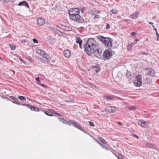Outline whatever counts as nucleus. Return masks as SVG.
Masks as SVG:
<instances>
[{
  "instance_id": "nucleus-11",
  "label": "nucleus",
  "mask_w": 159,
  "mask_h": 159,
  "mask_svg": "<svg viewBox=\"0 0 159 159\" xmlns=\"http://www.w3.org/2000/svg\"><path fill=\"white\" fill-rule=\"evenodd\" d=\"M107 111L110 113H113L116 112V107L113 106H108L106 108Z\"/></svg>"
},
{
  "instance_id": "nucleus-28",
  "label": "nucleus",
  "mask_w": 159,
  "mask_h": 159,
  "mask_svg": "<svg viewBox=\"0 0 159 159\" xmlns=\"http://www.w3.org/2000/svg\"><path fill=\"white\" fill-rule=\"evenodd\" d=\"M98 139L101 141L102 143L104 144H106L107 143V142L103 139L100 137H98Z\"/></svg>"
},
{
  "instance_id": "nucleus-36",
  "label": "nucleus",
  "mask_w": 159,
  "mask_h": 159,
  "mask_svg": "<svg viewBox=\"0 0 159 159\" xmlns=\"http://www.w3.org/2000/svg\"><path fill=\"white\" fill-rule=\"evenodd\" d=\"M10 47H11V49L12 50H15L16 49V46H14V45H13L12 44L10 45Z\"/></svg>"
},
{
  "instance_id": "nucleus-61",
  "label": "nucleus",
  "mask_w": 159,
  "mask_h": 159,
  "mask_svg": "<svg viewBox=\"0 0 159 159\" xmlns=\"http://www.w3.org/2000/svg\"><path fill=\"white\" fill-rule=\"evenodd\" d=\"M118 124L119 125H122V123H121V122H118Z\"/></svg>"
},
{
  "instance_id": "nucleus-22",
  "label": "nucleus",
  "mask_w": 159,
  "mask_h": 159,
  "mask_svg": "<svg viewBox=\"0 0 159 159\" xmlns=\"http://www.w3.org/2000/svg\"><path fill=\"white\" fill-rule=\"evenodd\" d=\"M76 43L79 44H82V41L80 37H76Z\"/></svg>"
},
{
  "instance_id": "nucleus-44",
  "label": "nucleus",
  "mask_w": 159,
  "mask_h": 159,
  "mask_svg": "<svg viewBox=\"0 0 159 159\" xmlns=\"http://www.w3.org/2000/svg\"><path fill=\"white\" fill-rule=\"evenodd\" d=\"M38 84H39L40 86H41L43 87L44 88H46V85H45L42 83H39Z\"/></svg>"
},
{
  "instance_id": "nucleus-7",
  "label": "nucleus",
  "mask_w": 159,
  "mask_h": 159,
  "mask_svg": "<svg viewBox=\"0 0 159 159\" xmlns=\"http://www.w3.org/2000/svg\"><path fill=\"white\" fill-rule=\"evenodd\" d=\"M94 50L93 53L95 56L97 58H100L101 57L102 51V49L98 47V44L94 48Z\"/></svg>"
},
{
  "instance_id": "nucleus-40",
  "label": "nucleus",
  "mask_w": 159,
  "mask_h": 159,
  "mask_svg": "<svg viewBox=\"0 0 159 159\" xmlns=\"http://www.w3.org/2000/svg\"><path fill=\"white\" fill-rule=\"evenodd\" d=\"M33 41L34 43H38V41L36 39H33Z\"/></svg>"
},
{
  "instance_id": "nucleus-54",
  "label": "nucleus",
  "mask_w": 159,
  "mask_h": 159,
  "mask_svg": "<svg viewBox=\"0 0 159 159\" xmlns=\"http://www.w3.org/2000/svg\"><path fill=\"white\" fill-rule=\"evenodd\" d=\"M19 59L22 62H23V63H24L25 64V61H24V60H23L22 59V58H19Z\"/></svg>"
},
{
  "instance_id": "nucleus-9",
  "label": "nucleus",
  "mask_w": 159,
  "mask_h": 159,
  "mask_svg": "<svg viewBox=\"0 0 159 159\" xmlns=\"http://www.w3.org/2000/svg\"><path fill=\"white\" fill-rule=\"evenodd\" d=\"M146 73L147 75L151 77H154V76L155 71L152 69L148 68L147 69H146Z\"/></svg>"
},
{
  "instance_id": "nucleus-29",
  "label": "nucleus",
  "mask_w": 159,
  "mask_h": 159,
  "mask_svg": "<svg viewBox=\"0 0 159 159\" xmlns=\"http://www.w3.org/2000/svg\"><path fill=\"white\" fill-rule=\"evenodd\" d=\"M58 119L63 124H66L67 125L68 121H66L65 119L61 118H58Z\"/></svg>"
},
{
  "instance_id": "nucleus-57",
  "label": "nucleus",
  "mask_w": 159,
  "mask_h": 159,
  "mask_svg": "<svg viewBox=\"0 0 159 159\" xmlns=\"http://www.w3.org/2000/svg\"><path fill=\"white\" fill-rule=\"evenodd\" d=\"M134 45V44H132V43H131V44H130V45H128V50L129 49V46H130V48H131L132 47V46H133V45Z\"/></svg>"
},
{
  "instance_id": "nucleus-27",
  "label": "nucleus",
  "mask_w": 159,
  "mask_h": 159,
  "mask_svg": "<svg viewBox=\"0 0 159 159\" xmlns=\"http://www.w3.org/2000/svg\"><path fill=\"white\" fill-rule=\"evenodd\" d=\"M132 74L130 72L128 71L127 72L126 75L128 78L129 80L131 79V76Z\"/></svg>"
},
{
  "instance_id": "nucleus-45",
  "label": "nucleus",
  "mask_w": 159,
  "mask_h": 159,
  "mask_svg": "<svg viewBox=\"0 0 159 159\" xmlns=\"http://www.w3.org/2000/svg\"><path fill=\"white\" fill-rule=\"evenodd\" d=\"M156 33V35L157 36V41L159 40V34L158 32H157Z\"/></svg>"
},
{
  "instance_id": "nucleus-37",
  "label": "nucleus",
  "mask_w": 159,
  "mask_h": 159,
  "mask_svg": "<svg viewBox=\"0 0 159 159\" xmlns=\"http://www.w3.org/2000/svg\"><path fill=\"white\" fill-rule=\"evenodd\" d=\"M129 109L130 110H134L136 109V107L134 106H131L129 107Z\"/></svg>"
},
{
  "instance_id": "nucleus-3",
  "label": "nucleus",
  "mask_w": 159,
  "mask_h": 159,
  "mask_svg": "<svg viewBox=\"0 0 159 159\" xmlns=\"http://www.w3.org/2000/svg\"><path fill=\"white\" fill-rule=\"evenodd\" d=\"M70 18L78 23H83L85 21L84 19L79 15V13L70 14Z\"/></svg>"
},
{
  "instance_id": "nucleus-26",
  "label": "nucleus",
  "mask_w": 159,
  "mask_h": 159,
  "mask_svg": "<svg viewBox=\"0 0 159 159\" xmlns=\"http://www.w3.org/2000/svg\"><path fill=\"white\" fill-rule=\"evenodd\" d=\"M18 98L21 101L23 102H25L26 101V99L25 98V97L23 96H17Z\"/></svg>"
},
{
  "instance_id": "nucleus-30",
  "label": "nucleus",
  "mask_w": 159,
  "mask_h": 159,
  "mask_svg": "<svg viewBox=\"0 0 159 159\" xmlns=\"http://www.w3.org/2000/svg\"><path fill=\"white\" fill-rule=\"evenodd\" d=\"M38 54L40 55L43 56L45 53L44 51L40 49H38Z\"/></svg>"
},
{
  "instance_id": "nucleus-31",
  "label": "nucleus",
  "mask_w": 159,
  "mask_h": 159,
  "mask_svg": "<svg viewBox=\"0 0 159 159\" xmlns=\"http://www.w3.org/2000/svg\"><path fill=\"white\" fill-rule=\"evenodd\" d=\"M65 101L67 102H74V100L72 98H67L65 100Z\"/></svg>"
},
{
  "instance_id": "nucleus-55",
  "label": "nucleus",
  "mask_w": 159,
  "mask_h": 159,
  "mask_svg": "<svg viewBox=\"0 0 159 159\" xmlns=\"http://www.w3.org/2000/svg\"><path fill=\"white\" fill-rule=\"evenodd\" d=\"M35 80L37 81L38 82H40V80H39V77H37L36 78H35Z\"/></svg>"
},
{
  "instance_id": "nucleus-53",
  "label": "nucleus",
  "mask_w": 159,
  "mask_h": 159,
  "mask_svg": "<svg viewBox=\"0 0 159 159\" xmlns=\"http://www.w3.org/2000/svg\"><path fill=\"white\" fill-rule=\"evenodd\" d=\"M141 54H142L145 55H148V53H146L145 52H141Z\"/></svg>"
},
{
  "instance_id": "nucleus-23",
  "label": "nucleus",
  "mask_w": 159,
  "mask_h": 159,
  "mask_svg": "<svg viewBox=\"0 0 159 159\" xmlns=\"http://www.w3.org/2000/svg\"><path fill=\"white\" fill-rule=\"evenodd\" d=\"M40 61L44 63H46L48 62V58H45L44 57H41L40 59Z\"/></svg>"
},
{
  "instance_id": "nucleus-4",
  "label": "nucleus",
  "mask_w": 159,
  "mask_h": 159,
  "mask_svg": "<svg viewBox=\"0 0 159 159\" xmlns=\"http://www.w3.org/2000/svg\"><path fill=\"white\" fill-rule=\"evenodd\" d=\"M70 18L78 23H83L85 21L84 19L79 15V13L70 14Z\"/></svg>"
},
{
  "instance_id": "nucleus-64",
  "label": "nucleus",
  "mask_w": 159,
  "mask_h": 159,
  "mask_svg": "<svg viewBox=\"0 0 159 159\" xmlns=\"http://www.w3.org/2000/svg\"><path fill=\"white\" fill-rule=\"evenodd\" d=\"M118 158L119 159H124L123 157H118Z\"/></svg>"
},
{
  "instance_id": "nucleus-41",
  "label": "nucleus",
  "mask_w": 159,
  "mask_h": 159,
  "mask_svg": "<svg viewBox=\"0 0 159 159\" xmlns=\"http://www.w3.org/2000/svg\"><path fill=\"white\" fill-rule=\"evenodd\" d=\"M139 41V40L137 39H136L134 41V43H132V44H136L137 43V41Z\"/></svg>"
},
{
  "instance_id": "nucleus-10",
  "label": "nucleus",
  "mask_w": 159,
  "mask_h": 159,
  "mask_svg": "<svg viewBox=\"0 0 159 159\" xmlns=\"http://www.w3.org/2000/svg\"><path fill=\"white\" fill-rule=\"evenodd\" d=\"M68 12L69 16H70V14L80 13V10L77 8H70L68 10Z\"/></svg>"
},
{
  "instance_id": "nucleus-33",
  "label": "nucleus",
  "mask_w": 159,
  "mask_h": 159,
  "mask_svg": "<svg viewBox=\"0 0 159 159\" xmlns=\"http://www.w3.org/2000/svg\"><path fill=\"white\" fill-rule=\"evenodd\" d=\"M111 12L113 14H117L118 12V11L115 9H113L111 11Z\"/></svg>"
},
{
  "instance_id": "nucleus-34",
  "label": "nucleus",
  "mask_w": 159,
  "mask_h": 159,
  "mask_svg": "<svg viewBox=\"0 0 159 159\" xmlns=\"http://www.w3.org/2000/svg\"><path fill=\"white\" fill-rule=\"evenodd\" d=\"M10 101H11V102H12L13 103L15 104H16L20 105H21V104L18 102L16 101H13L11 100H10Z\"/></svg>"
},
{
  "instance_id": "nucleus-14",
  "label": "nucleus",
  "mask_w": 159,
  "mask_h": 159,
  "mask_svg": "<svg viewBox=\"0 0 159 159\" xmlns=\"http://www.w3.org/2000/svg\"><path fill=\"white\" fill-rule=\"evenodd\" d=\"M138 122L139 125L143 128L146 127L147 123V122H145L144 120H139Z\"/></svg>"
},
{
  "instance_id": "nucleus-32",
  "label": "nucleus",
  "mask_w": 159,
  "mask_h": 159,
  "mask_svg": "<svg viewBox=\"0 0 159 159\" xmlns=\"http://www.w3.org/2000/svg\"><path fill=\"white\" fill-rule=\"evenodd\" d=\"M44 112L45 113V114L46 115H48V116H53V115L49 111H44Z\"/></svg>"
},
{
  "instance_id": "nucleus-38",
  "label": "nucleus",
  "mask_w": 159,
  "mask_h": 159,
  "mask_svg": "<svg viewBox=\"0 0 159 159\" xmlns=\"http://www.w3.org/2000/svg\"><path fill=\"white\" fill-rule=\"evenodd\" d=\"M89 125L91 126H94V125L93 123L91 121H89Z\"/></svg>"
},
{
  "instance_id": "nucleus-24",
  "label": "nucleus",
  "mask_w": 159,
  "mask_h": 159,
  "mask_svg": "<svg viewBox=\"0 0 159 159\" xmlns=\"http://www.w3.org/2000/svg\"><path fill=\"white\" fill-rule=\"evenodd\" d=\"M30 110L31 111H39V110L38 108L34 106H32Z\"/></svg>"
},
{
  "instance_id": "nucleus-35",
  "label": "nucleus",
  "mask_w": 159,
  "mask_h": 159,
  "mask_svg": "<svg viewBox=\"0 0 159 159\" xmlns=\"http://www.w3.org/2000/svg\"><path fill=\"white\" fill-rule=\"evenodd\" d=\"M10 98H11V99H13L15 101H18V99L16 97L13 96H10Z\"/></svg>"
},
{
  "instance_id": "nucleus-5",
  "label": "nucleus",
  "mask_w": 159,
  "mask_h": 159,
  "mask_svg": "<svg viewBox=\"0 0 159 159\" xmlns=\"http://www.w3.org/2000/svg\"><path fill=\"white\" fill-rule=\"evenodd\" d=\"M70 18L78 23H83L85 21L84 19L79 15V13L70 14Z\"/></svg>"
},
{
  "instance_id": "nucleus-39",
  "label": "nucleus",
  "mask_w": 159,
  "mask_h": 159,
  "mask_svg": "<svg viewBox=\"0 0 159 159\" xmlns=\"http://www.w3.org/2000/svg\"><path fill=\"white\" fill-rule=\"evenodd\" d=\"M48 110L50 111V112L51 113H52L54 114H56V113H57V112L56 111H55L51 109H48Z\"/></svg>"
},
{
  "instance_id": "nucleus-49",
  "label": "nucleus",
  "mask_w": 159,
  "mask_h": 159,
  "mask_svg": "<svg viewBox=\"0 0 159 159\" xmlns=\"http://www.w3.org/2000/svg\"><path fill=\"white\" fill-rule=\"evenodd\" d=\"M0 1L4 2H7L9 1V0H0Z\"/></svg>"
},
{
  "instance_id": "nucleus-21",
  "label": "nucleus",
  "mask_w": 159,
  "mask_h": 159,
  "mask_svg": "<svg viewBox=\"0 0 159 159\" xmlns=\"http://www.w3.org/2000/svg\"><path fill=\"white\" fill-rule=\"evenodd\" d=\"M76 122L74 121L73 120H70L68 121V123L67 124V125H72L74 126Z\"/></svg>"
},
{
  "instance_id": "nucleus-48",
  "label": "nucleus",
  "mask_w": 159,
  "mask_h": 159,
  "mask_svg": "<svg viewBox=\"0 0 159 159\" xmlns=\"http://www.w3.org/2000/svg\"><path fill=\"white\" fill-rule=\"evenodd\" d=\"M99 16L98 15H95L94 16V18H98V19L99 18Z\"/></svg>"
},
{
  "instance_id": "nucleus-58",
  "label": "nucleus",
  "mask_w": 159,
  "mask_h": 159,
  "mask_svg": "<svg viewBox=\"0 0 159 159\" xmlns=\"http://www.w3.org/2000/svg\"><path fill=\"white\" fill-rule=\"evenodd\" d=\"M2 98H4L6 99L7 100H8L10 101V100H11L10 99H9V98H8V97H2Z\"/></svg>"
},
{
  "instance_id": "nucleus-6",
  "label": "nucleus",
  "mask_w": 159,
  "mask_h": 159,
  "mask_svg": "<svg viewBox=\"0 0 159 159\" xmlns=\"http://www.w3.org/2000/svg\"><path fill=\"white\" fill-rule=\"evenodd\" d=\"M113 54L111 51L107 49L104 51L103 54V59L105 61L106 59L109 60L112 58Z\"/></svg>"
},
{
  "instance_id": "nucleus-20",
  "label": "nucleus",
  "mask_w": 159,
  "mask_h": 159,
  "mask_svg": "<svg viewBox=\"0 0 159 159\" xmlns=\"http://www.w3.org/2000/svg\"><path fill=\"white\" fill-rule=\"evenodd\" d=\"M92 69H95L94 70L96 73H97L100 70V67L97 66H92Z\"/></svg>"
},
{
  "instance_id": "nucleus-16",
  "label": "nucleus",
  "mask_w": 159,
  "mask_h": 159,
  "mask_svg": "<svg viewBox=\"0 0 159 159\" xmlns=\"http://www.w3.org/2000/svg\"><path fill=\"white\" fill-rule=\"evenodd\" d=\"M63 54L66 57H69L71 55L70 51L68 49L65 50L64 51Z\"/></svg>"
},
{
  "instance_id": "nucleus-42",
  "label": "nucleus",
  "mask_w": 159,
  "mask_h": 159,
  "mask_svg": "<svg viewBox=\"0 0 159 159\" xmlns=\"http://www.w3.org/2000/svg\"><path fill=\"white\" fill-rule=\"evenodd\" d=\"M43 57H44L45 58H48L47 57L48 56V54L46 52L43 55Z\"/></svg>"
},
{
  "instance_id": "nucleus-18",
  "label": "nucleus",
  "mask_w": 159,
  "mask_h": 159,
  "mask_svg": "<svg viewBox=\"0 0 159 159\" xmlns=\"http://www.w3.org/2000/svg\"><path fill=\"white\" fill-rule=\"evenodd\" d=\"M139 14V12H136L134 13L133 14L130 16V17L133 19H135L138 18V15Z\"/></svg>"
},
{
  "instance_id": "nucleus-62",
  "label": "nucleus",
  "mask_w": 159,
  "mask_h": 159,
  "mask_svg": "<svg viewBox=\"0 0 159 159\" xmlns=\"http://www.w3.org/2000/svg\"><path fill=\"white\" fill-rule=\"evenodd\" d=\"M21 105H22L24 106H27V104H21Z\"/></svg>"
},
{
  "instance_id": "nucleus-2",
  "label": "nucleus",
  "mask_w": 159,
  "mask_h": 159,
  "mask_svg": "<svg viewBox=\"0 0 159 159\" xmlns=\"http://www.w3.org/2000/svg\"><path fill=\"white\" fill-rule=\"evenodd\" d=\"M97 38L101 41L103 44L108 47V48L111 51V48L112 46V42L113 39L109 37H104L102 35H98L97 36Z\"/></svg>"
},
{
  "instance_id": "nucleus-60",
  "label": "nucleus",
  "mask_w": 159,
  "mask_h": 159,
  "mask_svg": "<svg viewBox=\"0 0 159 159\" xmlns=\"http://www.w3.org/2000/svg\"><path fill=\"white\" fill-rule=\"evenodd\" d=\"M47 39H48L51 40L52 39V37L51 36H48V38H47Z\"/></svg>"
},
{
  "instance_id": "nucleus-19",
  "label": "nucleus",
  "mask_w": 159,
  "mask_h": 159,
  "mask_svg": "<svg viewBox=\"0 0 159 159\" xmlns=\"http://www.w3.org/2000/svg\"><path fill=\"white\" fill-rule=\"evenodd\" d=\"M94 140L102 148L106 149V150H109V149L106 146L103 145L100 143L97 139H94Z\"/></svg>"
},
{
  "instance_id": "nucleus-13",
  "label": "nucleus",
  "mask_w": 159,
  "mask_h": 159,
  "mask_svg": "<svg viewBox=\"0 0 159 159\" xmlns=\"http://www.w3.org/2000/svg\"><path fill=\"white\" fill-rule=\"evenodd\" d=\"M37 22L38 25L42 26L44 24L45 21L43 18L40 17L37 19Z\"/></svg>"
},
{
  "instance_id": "nucleus-43",
  "label": "nucleus",
  "mask_w": 159,
  "mask_h": 159,
  "mask_svg": "<svg viewBox=\"0 0 159 159\" xmlns=\"http://www.w3.org/2000/svg\"><path fill=\"white\" fill-rule=\"evenodd\" d=\"M27 59L30 62L32 63L34 62V61L31 58L28 57L27 58Z\"/></svg>"
},
{
  "instance_id": "nucleus-63",
  "label": "nucleus",
  "mask_w": 159,
  "mask_h": 159,
  "mask_svg": "<svg viewBox=\"0 0 159 159\" xmlns=\"http://www.w3.org/2000/svg\"><path fill=\"white\" fill-rule=\"evenodd\" d=\"M79 47H80V48L81 49L82 48V44H79Z\"/></svg>"
},
{
  "instance_id": "nucleus-1",
  "label": "nucleus",
  "mask_w": 159,
  "mask_h": 159,
  "mask_svg": "<svg viewBox=\"0 0 159 159\" xmlns=\"http://www.w3.org/2000/svg\"><path fill=\"white\" fill-rule=\"evenodd\" d=\"M97 45V42L93 38H89L84 45V52L88 55L91 56Z\"/></svg>"
},
{
  "instance_id": "nucleus-25",
  "label": "nucleus",
  "mask_w": 159,
  "mask_h": 159,
  "mask_svg": "<svg viewBox=\"0 0 159 159\" xmlns=\"http://www.w3.org/2000/svg\"><path fill=\"white\" fill-rule=\"evenodd\" d=\"M146 146L147 147L150 148H155V145L154 144L148 143H146Z\"/></svg>"
},
{
  "instance_id": "nucleus-8",
  "label": "nucleus",
  "mask_w": 159,
  "mask_h": 159,
  "mask_svg": "<svg viewBox=\"0 0 159 159\" xmlns=\"http://www.w3.org/2000/svg\"><path fill=\"white\" fill-rule=\"evenodd\" d=\"M135 79L136 80L134 82V86L136 87L141 86L142 85V79L141 75H138L136 77Z\"/></svg>"
},
{
  "instance_id": "nucleus-47",
  "label": "nucleus",
  "mask_w": 159,
  "mask_h": 159,
  "mask_svg": "<svg viewBox=\"0 0 159 159\" xmlns=\"http://www.w3.org/2000/svg\"><path fill=\"white\" fill-rule=\"evenodd\" d=\"M20 42L21 43H25L27 42V41L26 40H20Z\"/></svg>"
},
{
  "instance_id": "nucleus-15",
  "label": "nucleus",
  "mask_w": 159,
  "mask_h": 159,
  "mask_svg": "<svg viewBox=\"0 0 159 159\" xmlns=\"http://www.w3.org/2000/svg\"><path fill=\"white\" fill-rule=\"evenodd\" d=\"M116 98V96L112 95L111 96H105L104 97V98L106 100H107L108 101L113 100L115 99Z\"/></svg>"
},
{
  "instance_id": "nucleus-46",
  "label": "nucleus",
  "mask_w": 159,
  "mask_h": 159,
  "mask_svg": "<svg viewBox=\"0 0 159 159\" xmlns=\"http://www.w3.org/2000/svg\"><path fill=\"white\" fill-rule=\"evenodd\" d=\"M110 25L109 24L107 23V26L106 27V28L107 29H109L110 28Z\"/></svg>"
},
{
  "instance_id": "nucleus-51",
  "label": "nucleus",
  "mask_w": 159,
  "mask_h": 159,
  "mask_svg": "<svg viewBox=\"0 0 159 159\" xmlns=\"http://www.w3.org/2000/svg\"><path fill=\"white\" fill-rule=\"evenodd\" d=\"M133 135L134 137L136 138L137 139H139V137L138 135H137L135 134H133Z\"/></svg>"
},
{
  "instance_id": "nucleus-59",
  "label": "nucleus",
  "mask_w": 159,
  "mask_h": 159,
  "mask_svg": "<svg viewBox=\"0 0 159 159\" xmlns=\"http://www.w3.org/2000/svg\"><path fill=\"white\" fill-rule=\"evenodd\" d=\"M136 33L135 32H132L131 33V34L132 36H134L135 34Z\"/></svg>"
},
{
  "instance_id": "nucleus-50",
  "label": "nucleus",
  "mask_w": 159,
  "mask_h": 159,
  "mask_svg": "<svg viewBox=\"0 0 159 159\" xmlns=\"http://www.w3.org/2000/svg\"><path fill=\"white\" fill-rule=\"evenodd\" d=\"M80 11L81 13H83L84 11V8H81L80 9Z\"/></svg>"
},
{
  "instance_id": "nucleus-17",
  "label": "nucleus",
  "mask_w": 159,
  "mask_h": 159,
  "mask_svg": "<svg viewBox=\"0 0 159 159\" xmlns=\"http://www.w3.org/2000/svg\"><path fill=\"white\" fill-rule=\"evenodd\" d=\"M18 5L19 6H24L28 8H29V6L28 3L25 1H23L20 2L18 4Z\"/></svg>"
},
{
  "instance_id": "nucleus-12",
  "label": "nucleus",
  "mask_w": 159,
  "mask_h": 159,
  "mask_svg": "<svg viewBox=\"0 0 159 159\" xmlns=\"http://www.w3.org/2000/svg\"><path fill=\"white\" fill-rule=\"evenodd\" d=\"M74 127L77 128L86 134H89L87 131L84 129L79 125V123L78 122H76L75 124Z\"/></svg>"
},
{
  "instance_id": "nucleus-56",
  "label": "nucleus",
  "mask_w": 159,
  "mask_h": 159,
  "mask_svg": "<svg viewBox=\"0 0 159 159\" xmlns=\"http://www.w3.org/2000/svg\"><path fill=\"white\" fill-rule=\"evenodd\" d=\"M53 30L54 31V32L55 33L57 32V31H58V30H57V29H55V28H53Z\"/></svg>"
},
{
  "instance_id": "nucleus-52",
  "label": "nucleus",
  "mask_w": 159,
  "mask_h": 159,
  "mask_svg": "<svg viewBox=\"0 0 159 159\" xmlns=\"http://www.w3.org/2000/svg\"><path fill=\"white\" fill-rule=\"evenodd\" d=\"M32 106L30 104H27L26 107H27V108H30L31 109Z\"/></svg>"
}]
</instances>
